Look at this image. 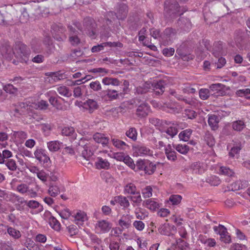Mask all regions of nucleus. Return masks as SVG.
I'll return each instance as SVG.
<instances>
[{
	"instance_id": "obj_1",
	"label": "nucleus",
	"mask_w": 250,
	"mask_h": 250,
	"mask_svg": "<svg viewBox=\"0 0 250 250\" xmlns=\"http://www.w3.org/2000/svg\"><path fill=\"white\" fill-rule=\"evenodd\" d=\"M187 9L181 8L175 0H167L164 4V15L167 18H174L184 14Z\"/></svg>"
},
{
	"instance_id": "obj_2",
	"label": "nucleus",
	"mask_w": 250,
	"mask_h": 250,
	"mask_svg": "<svg viewBox=\"0 0 250 250\" xmlns=\"http://www.w3.org/2000/svg\"><path fill=\"white\" fill-rule=\"evenodd\" d=\"M165 82L160 81L157 83H151L149 82H146L142 86L137 87V92L138 93L143 94L147 92L149 89H152L156 95L163 93L165 91Z\"/></svg>"
},
{
	"instance_id": "obj_3",
	"label": "nucleus",
	"mask_w": 250,
	"mask_h": 250,
	"mask_svg": "<svg viewBox=\"0 0 250 250\" xmlns=\"http://www.w3.org/2000/svg\"><path fill=\"white\" fill-rule=\"evenodd\" d=\"M97 148L96 146L94 145L92 141H87L85 143L84 140H81L80 142L79 150L82 152V156L88 160L93 155L94 151Z\"/></svg>"
},
{
	"instance_id": "obj_4",
	"label": "nucleus",
	"mask_w": 250,
	"mask_h": 250,
	"mask_svg": "<svg viewBox=\"0 0 250 250\" xmlns=\"http://www.w3.org/2000/svg\"><path fill=\"white\" fill-rule=\"evenodd\" d=\"M0 51L3 57L7 60H11L14 55L13 49L7 41H3L0 43Z\"/></svg>"
},
{
	"instance_id": "obj_5",
	"label": "nucleus",
	"mask_w": 250,
	"mask_h": 250,
	"mask_svg": "<svg viewBox=\"0 0 250 250\" xmlns=\"http://www.w3.org/2000/svg\"><path fill=\"white\" fill-rule=\"evenodd\" d=\"M133 154L136 156H152L153 151L143 145H138L133 147Z\"/></svg>"
},
{
	"instance_id": "obj_6",
	"label": "nucleus",
	"mask_w": 250,
	"mask_h": 250,
	"mask_svg": "<svg viewBox=\"0 0 250 250\" xmlns=\"http://www.w3.org/2000/svg\"><path fill=\"white\" fill-rule=\"evenodd\" d=\"M30 53L27 46L21 42H17V58L19 57L21 59V61L26 62Z\"/></svg>"
},
{
	"instance_id": "obj_7",
	"label": "nucleus",
	"mask_w": 250,
	"mask_h": 250,
	"mask_svg": "<svg viewBox=\"0 0 250 250\" xmlns=\"http://www.w3.org/2000/svg\"><path fill=\"white\" fill-rule=\"evenodd\" d=\"M112 227L111 224L105 220H101L95 224V230L98 233H104L108 232Z\"/></svg>"
},
{
	"instance_id": "obj_8",
	"label": "nucleus",
	"mask_w": 250,
	"mask_h": 250,
	"mask_svg": "<svg viewBox=\"0 0 250 250\" xmlns=\"http://www.w3.org/2000/svg\"><path fill=\"white\" fill-rule=\"evenodd\" d=\"M150 107L147 104L143 103L141 104L136 109V115L139 118H144L148 115Z\"/></svg>"
},
{
	"instance_id": "obj_9",
	"label": "nucleus",
	"mask_w": 250,
	"mask_h": 250,
	"mask_svg": "<svg viewBox=\"0 0 250 250\" xmlns=\"http://www.w3.org/2000/svg\"><path fill=\"white\" fill-rule=\"evenodd\" d=\"M83 106L90 113H92L99 108V105L96 101L89 99L83 103Z\"/></svg>"
},
{
	"instance_id": "obj_10",
	"label": "nucleus",
	"mask_w": 250,
	"mask_h": 250,
	"mask_svg": "<svg viewBox=\"0 0 250 250\" xmlns=\"http://www.w3.org/2000/svg\"><path fill=\"white\" fill-rule=\"evenodd\" d=\"M74 217L75 223L79 226H83L88 220L86 214L81 210H79L74 214Z\"/></svg>"
},
{
	"instance_id": "obj_11",
	"label": "nucleus",
	"mask_w": 250,
	"mask_h": 250,
	"mask_svg": "<svg viewBox=\"0 0 250 250\" xmlns=\"http://www.w3.org/2000/svg\"><path fill=\"white\" fill-rule=\"evenodd\" d=\"M93 140L98 144H101L103 146H107L109 139L103 133H96L93 136Z\"/></svg>"
},
{
	"instance_id": "obj_12",
	"label": "nucleus",
	"mask_w": 250,
	"mask_h": 250,
	"mask_svg": "<svg viewBox=\"0 0 250 250\" xmlns=\"http://www.w3.org/2000/svg\"><path fill=\"white\" fill-rule=\"evenodd\" d=\"M206 165L204 163L200 162L193 163L190 166V169L193 173L201 174L206 170Z\"/></svg>"
},
{
	"instance_id": "obj_13",
	"label": "nucleus",
	"mask_w": 250,
	"mask_h": 250,
	"mask_svg": "<svg viewBox=\"0 0 250 250\" xmlns=\"http://www.w3.org/2000/svg\"><path fill=\"white\" fill-rule=\"evenodd\" d=\"M133 217L129 214L124 215L119 220V225L123 229H128L131 224Z\"/></svg>"
},
{
	"instance_id": "obj_14",
	"label": "nucleus",
	"mask_w": 250,
	"mask_h": 250,
	"mask_svg": "<svg viewBox=\"0 0 250 250\" xmlns=\"http://www.w3.org/2000/svg\"><path fill=\"white\" fill-rule=\"evenodd\" d=\"M34 154L35 158L41 162L47 163L50 160V158L44 149H38L35 151Z\"/></svg>"
},
{
	"instance_id": "obj_15",
	"label": "nucleus",
	"mask_w": 250,
	"mask_h": 250,
	"mask_svg": "<svg viewBox=\"0 0 250 250\" xmlns=\"http://www.w3.org/2000/svg\"><path fill=\"white\" fill-rule=\"evenodd\" d=\"M209 88L212 91H216L217 96H224L226 94L225 90L228 89V87L225 85L217 83L212 84L209 86Z\"/></svg>"
},
{
	"instance_id": "obj_16",
	"label": "nucleus",
	"mask_w": 250,
	"mask_h": 250,
	"mask_svg": "<svg viewBox=\"0 0 250 250\" xmlns=\"http://www.w3.org/2000/svg\"><path fill=\"white\" fill-rule=\"evenodd\" d=\"M97 169H108L110 168V164L107 160L101 157H98L95 163Z\"/></svg>"
},
{
	"instance_id": "obj_17",
	"label": "nucleus",
	"mask_w": 250,
	"mask_h": 250,
	"mask_svg": "<svg viewBox=\"0 0 250 250\" xmlns=\"http://www.w3.org/2000/svg\"><path fill=\"white\" fill-rule=\"evenodd\" d=\"M198 241L207 247H214L216 245V241L214 238H208L204 235H199Z\"/></svg>"
},
{
	"instance_id": "obj_18",
	"label": "nucleus",
	"mask_w": 250,
	"mask_h": 250,
	"mask_svg": "<svg viewBox=\"0 0 250 250\" xmlns=\"http://www.w3.org/2000/svg\"><path fill=\"white\" fill-rule=\"evenodd\" d=\"M165 154L167 158L171 162H175L177 160L176 152L174 150L170 144L167 145L165 148Z\"/></svg>"
},
{
	"instance_id": "obj_19",
	"label": "nucleus",
	"mask_w": 250,
	"mask_h": 250,
	"mask_svg": "<svg viewBox=\"0 0 250 250\" xmlns=\"http://www.w3.org/2000/svg\"><path fill=\"white\" fill-rule=\"evenodd\" d=\"M143 206L152 211L156 210L160 207L158 202L153 198L147 199L144 201Z\"/></svg>"
},
{
	"instance_id": "obj_20",
	"label": "nucleus",
	"mask_w": 250,
	"mask_h": 250,
	"mask_svg": "<svg viewBox=\"0 0 250 250\" xmlns=\"http://www.w3.org/2000/svg\"><path fill=\"white\" fill-rule=\"evenodd\" d=\"M248 185L247 181L239 180L231 184L229 188L232 191H236L246 188Z\"/></svg>"
},
{
	"instance_id": "obj_21",
	"label": "nucleus",
	"mask_w": 250,
	"mask_h": 250,
	"mask_svg": "<svg viewBox=\"0 0 250 250\" xmlns=\"http://www.w3.org/2000/svg\"><path fill=\"white\" fill-rule=\"evenodd\" d=\"M64 191V188H61L57 184H51L49 185L48 193L53 197H56L61 192Z\"/></svg>"
},
{
	"instance_id": "obj_22",
	"label": "nucleus",
	"mask_w": 250,
	"mask_h": 250,
	"mask_svg": "<svg viewBox=\"0 0 250 250\" xmlns=\"http://www.w3.org/2000/svg\"><path fill=\"white\" fill-rule=\"evenodd\" d=\"M127 12V6L124 3L121 4L116 13V17L119 20H124L126 18Z\"/></svg>"
},
{
	"instance_id": "obj_23",
	"label": "nucleus",
	"mask_w": 250,
	"mask_h": 250,
	"mask_svg": "<svg viewBox=\"0 0 250 250\" xmlns=\"http://www.w3.org/2000/svg\"><path fill=\"white\" fill-rule=\"evenodd\" d=\"M159 130L162 133H166L170 138L174 137L178 132V130L175 126H163L162 128H159Z\"/></svg>"
},
{
	"instance_id": "obj_24",
	"label": "nucleus",
	"mask_w": 250,
	"mask_h": 250,
	"mask_svg": "<svg viewBox=\"0 0 250 250\" xmlns=\"http://www.w3.org/2000/svg\"><path fill=\"white\" fill-rule=\"evenodd\" d=\"M208 116V125L212 130H216L218 127V123L219 122L218 117L214 114H209Z\"/></svg>"
},
{
	"instance_id": "obj_25",
	"label": "nucleus",
	"mask_w": 250,
	"mask_h": 250,
	"mask_svg": "<svg viewBox=\"0 0 250 250\" xmlns=\"http://www.w3.org/2000/svg\"><path fill=\"white\" fill-rule=\"evenodd\" d=\"M46 214L49 216L48 219V221L50 227L54 230L59 231L61 227L60 222L56 218L51 215L50 214V212H47Z\"/></svg>"
},
{
	"instance_id": "obj_26",
	"label": "nucleus",
	"mask_w": 250,
	"mask_h": 250,
	"mask_svg": "<svg viewBox=\"0 0 250 250\" xmlns=\"http://www.w3.org/2000/svg\"><path fill=\"white\" fill-rule=\"evenodd\" d=\"M111 142L114 146L120 150H125L129 147L125 142L118 139L111 138Z\"/></svg>"
},
{
	"instance_id": "obj_27",
	"label": "nucleus",
	"mask_w": 250,
	"mask_h": 250,
	"mask_svg": "<svg viewBox=\"0 0 250 250\" xmlns=\"http://www.w3.org/2000/svg\"><path fill=\"white\" fill-rule=\"evenodd\" d=\"M62 134L64 136H71L72 138L74 139L76 138L77 136L74 128L70 126L63 127L62 129Z\"/></svg>"
},
{
	"instance_id": "obj_28",
	"label": "nucleus",
	"mask_w": 250,
	"mask_h": 250,
	"mask_svg": "<svg viewBox=\"0 0 250 250\" xmlns=\"http://www.w3.org/2000/svg\"><path fill=\"white\" fill-rule=\"evenodd\" d=\"M102 82L105 85L118 86L121 83V82L118 79L108 77L104 78L102 79Z\"/></svg>"
},
{
	"instance_id": "obj_29",
	"label": "nucleus",
	"mask_w": 250,
	"mask_h": 250,
	"mask_svg": "<svg viewBox=\"0 0 250 250\" xmlns=\"http://www.w3.org/2000/svg\"><path fill=\"white\" fill-rule=\"evenodd\" d=\"M56 89L57 92L62 96L65 97H70L72 95L71 90H70L69 88L66 86H58L56 87Z\"/></svg>"
},
{
	"instance_id": "obj_30",
	"label": "nucleus",
	"mask_w": 250,
	"mask_h": 250,
	"mask_svg": "<svg viewBox=\"0 0 250 250\" xmlns=\"http://www.w3.org/2000/svg\"><path fill=\"white\" fill-rule=\"evenodd\" d=\"M62 144L58 141H51L47 143V146L50 151L56 152L60 149Z\"/></svg>"
},
{
	"instance_id": "obj_31",
	"label": "nucleus",
	"mask_w": 250,
	"mask_h": 250,
	"mask_svg": "<svg viewBox=\"0 0 250 250\" xmlns=\"http://www.w3.org/2000/svg\"><path fill=\"white\" fill-rule=\"evenodd\" d=\"M45 95L49 98V101L52 105L55 106L57 105L58 101L55 90H49L46 93Z\"/></svg>"
},
{
	"instance_id": "obj_32",
	"label": "nucleus",
	"mask_w": 250,
	"mask_h": 250,
	"mask_svg": "<svg viewBox=\"0 0 250 250\" xmlns=\"http://www.w3.org/2000/svg\"><path fill=\"white\" fill-rule=\"evenodd\" d=\"M135 214L136 218L139 220H144L148 215V212L146 209L141 208H136Z\"/></svg>"
},
{
	"instance_id": "obj_33",
	"label": "nucleus",
	"mask_w": 250,
	"mask_h": 250,
	"mask_svg": "<svg viewBox=\"0 0 250 250\" xmlns=\"http://www.w3.org/2000/svg\"><path fill=\"white\" fill-rule=\"evenodd\" d=\"M27 207L31 208H33L36 209V213H38L41 212L43 208L42 206L37 201L35 200H30L29 202H27Z\"/></svg>"
},
{
	"instance_id": "obj_34",
	"label": "nucleus",
	"mask_w": 250,
	"mask_h": 250,
	"mask_svg": "<svg viewBox=\"0 0 250 250\" xmlns=\"http://www.w3.org/2000/svg\"><path fill=\"white\" fill-rule=\"evenodd\" d=\"M48 104L47 102L44 100H41L37 103H33L30 106L38 110H44L47 108Z\"/></svg>"
},
{
	"instance_id": "obj_35",
	"label": "nucleus",
	"mask_w": 250,
	"mask_h": 250,
	"mask_svg": "<svg viewBox=\"0 0 250 250\" xmlns=\"http://www.w3.org/2000/svg\"><path fill=\"white\" fill-rule=\"evenodd\" d=\"M192 130L191 129H187L181 131L179 134V138L180 140L187 142L189 139L192 134Z\"/></svg>"
},
{
	"instance_id": "obj_36",
	"label": "nucleus",
	"mask_w": 250,
	"mask_h": 250,
	"mask_svg": "<svg viewBox=\"0 0 250 250\" xmlns=\"http://www.w3.org/2000/svg\"><path fill=\"white\" fill-rule=\"evenodd\" d=\"M156 165L153 163L150 162L149 161H146V165L145 166V168L144 171H145L146 174H147L148 175H151L156 170Z\"/></svg>"
},
{
	"instance_id": "obj_37",
	"label": "nucleus",
	"mask_w": 250,
	"mask_h": 250,
	"mask_svg": "<svg viewBox=\"0 0 250 250\" xmlns=\"http://www.w3.org/2000/svg\"><path fill=\"white\" fill-rule=\"evenodd\" d=\"M149 121L152 125L157 127L159 129L164 125H169L167 121H161L155 118H149Z\"/></svg>"
},
{
	"instance_id": "obj_38",
	"label": "nucleus",
	"mask_w": 250,
	"mask_h": 250,
	"mask_svg": "<svg viewBox=\"0 0 250 250\" xmlns=\"http://www.w3.org/2000/svg\"><path fill=\"white\" fill-rule=\"evenodd\" d=\"M138 191L136 187L133 183H128L124 187V192L125 194L133 195Z\"/></svg>"
},
{
	"instance_id": "obj_39",
	"label": "nucleus",
	"mask_w": 250,
	"mask_h": 250,
	"mask_svg": "<svg viewBox=\"0 0 250 250\" xmlns=\"http://www.w3.org/2000/svg\"><path fill=\"white\" fill-rule=\"evenodd\" d=\"M173 148L178 152L184 155H186L189 150V146L186 145H175L173 146Z\"/></svg>"
},
{
	"instance_id": "obj_40",
	"label": "nucleus",
	"mask_w": 250,
	"mask_h": 250,
	"mask_svg": "<svg viewBox=\"0 0 250 250\" xmlns=\"http://www.w3.org/2000/svg\"><path fill=\"white\" fill-rule=\"evenodd\" d=\"M116 200L118 203L124 208H128L130 205L128 200L125 196L121 195L117 196Z\"/></svg>"
},
{
	"instance_id": "obj_41",
	"label": "nucleus",
	"mask_w": 250,
	"mask_h": 250,
	"mask_svg": "<svg viewBox=\"0 0 250 250\" xmlns=\"http://www.w3.org/2000/svg\"><path fill=\"white\" fill-rule=\"evenodd\" d=\"M27 207V202L23 198L17 196V209L22 210Z\"/></svg>"
},
{
	"instance_id": "obj_42",
	"label": "nucleus",
	"mask_w": 250,
	"mask_h": 250,
	"mask_svg": "<svg viewBox=\"0 0 250 250\" xmlns=\"http://www.w3.org/2000/svg\"><path fill=\"white\" fill-rule=\"evenodd\" d=\"M245 127L244 122L241 120H238L232 123V127L235 131H240Z\"/></svg>"
},
{
	"instance_id": "obj_43",
	"label": "nucleus",
	"mask_w": 250,
	"mask_h": 250,
	"mask_svg": "<svg viewBox=\"0 0 250 250\" xmlns=\"http://www.w3.org/2000/svg\"><path fill=\"white\" fill-rule=\"evenodd\" d=\"M222 43L221 42L214 44L213 54L215 57H219V56L221 55V52H222Z\"/></svg>"
},
{
	"instance_id": "obj_44",
	"label": "nucleus",
	"mask_w": 250,
	"mask_h": 250,
	"mask_svg": "<svg viewBox=\"0 0 250 250\" xmlns=\"http://www.w3.org/2000/svg\"><path fill=\"white\" fill-rule=\"evenodd\" d=\"M107 155L110 158H113L117 161L123 162L127 155H125L124 152H116L111 154L108 153Z\"/></svg>"
},
{
	"instance_id": "obj_45",
	"label": "nucleus",
	"mask_w": 250,
	"mask_h": 250,
	"mask_svg": "<svg viewBox=\"0 0 250 250\" xmlns=\"http://www.w3.org/2000/svg\"><path fill=\"white\" fill-rule=\"evenodd\" d=\"M125 134L127 137L135 141L137 138V132L136 129L134 127H131L128 130Z\"/></svg>"
},
{
	"instance_id": "obj_46",
	"label": "nucleus",
	"mask_w": 250,
	"mask_h": 250,
	"mask_svg": "<svg viewBox=\"0 0 250 250\" xmlns=\"http://www.w3.org/2000/svg\"><path fill=\"white\" fill-rule=\"evenodd\" d=\"M220 174L229 176L232 177L234 175V173L232 169L226 167H221L219 169Z\"/></svg>"
},
{
	"instance_id": "obj_47",
	"label": "nucleus",
	"mask_w": 250,
	"mask_h": 250,
	"mask_svg": "<svg viewBox=\"0 0 250 250\" xmlns=\"http://www.w3.org/2000/svg\"><path fill=\"white\" fill-rule=\"evenodd\" d=\"M152 188L150 186H148L143 188L142 190L143 196L145 198H149L152 195Z\"/></svg>"
},
{
	"instance_id": "obj_48",
	"label": "nucleus",
	"mask_w": 250,
	"mask_h": 250,
	"mask_svg": "<svg viewBox=\"0 0 250 250\" xmlns=\"http://www.w3.org/2000/svg\"><path fill=\"white\" fill-rule=\"evenodd\" d=\"M174 35L175 32L172 28H167L165 30L164 32V35L162 36V37H164L163 39H164L166 38V40H167V39H168L169 40H170V38L172 37Z\"/></svg>"
},
{
	"instance_id": "obj_49",
	"label": "nucleus",
	"mask_w": 250,
	"mask_h": 250,
	"mask_svg": "<svg viewBox=\"0 0 250 250\" xmlns=\"http://www.w3.org/2000/svg\"><path fill=\"white\" fill-rule=\"evenodd\" d=\"M182 197L180 195H171L169 198V201L171 203V204L173 205H176L179 204L181 200Z\"/></svg>"
},
{
	"instance_id": "obj_50",
	"label": "nucleus",
	"mask_w": 250,
	"mask_h": 250,
	"mask_svg": "<svg viewBox=\"0 0 250 250\" xmlns=\"http://www.w3.org/2000/svg\"><path fill=\"white\" fill-rule=\"evenodd\" d=\"M132 195L133 196L130 197L131 201L137 205H140L142 201L140 191H138L136 193H134V194H133Z\"/></svg>"
},
{
	"instance_id": "obj_51",
	"label": "nucleus",
	"mask_w": 250,
	"mask_h": 250,
	"mask_svg": "<svg viewBox=\"0 0 250 250\" xmlns=\"http://www.w3.org/2000/svg\"><path fill=\"white\" fill-rule=\"evenodd\" d=\"M241 149V145L234 146L231 148L230 152H229V155L233 158L235 157H237Z\"/></svg>"
},
{
	"instance_id": "obj_52",
	"label": "nucleus",
	"mask_w": 250,
	"mask_h": 250,
	"mask_svg": "<svg viewBox=\"0 0 250 250\" xmlns=\"http://www.w3.org/2000/svg\"><path fill=\"white\" fill-rule=\"evenodd\" d=\"M123 162L128 166L131 169L135 170L136 168L135 164L133 159L128 155H126Z\"/></svg>"
},
{
	"instance_id": "obj_53",
	"label": "nucleus",
	"mask_w": 250,
	"mask_h": 250,
	"mask_svg": "<svg viewBox=\"0 0 250 250\" xmlns=\"http://www.w3.org/2000/svg\"><path fill=\"white\" fill-rule=\"evenodd\" d=\"M26 246L29 250H41L39 246L31 240L26 241Z\"/></svg>"
},
{
	"instance_id": "obj_54",
	"label": "nucleus",
	"mask_w": 250,
	"mask_h": 250,
	"mask_svg": "<svg viewBox=\"0 0 250 250\" xmlns=\"http://www.w3.org/2000/svg\"><path fill=\"white\" fill-rule=\"evenodd\" d=\"M37 176L43 183L47 181L48 174L43 170H40L38 172Z\"/></svg>"
},
{
	"instance_id": "obj_55",
	"label": "nucleus",
	"mask_w": 250,
	"mask_h": 250,
	"mask_svg": "<svg viewBox=\"0 0 250 250\" xmlns=\"http://www.w3.org/2000/svg\"><path fill=\"white\" fill-rule=\"evenodd\" d=\"M200 98L203 100H207L209 96V91L207 88H202L199 92Z\"/></svg>"
},
{
	"instance_id": "obj_56",
	"label": "nucleus",
	"mask_w": 250,
	"mask_h": 250,
	"mask_svg": "<svg viewBox=\"0 0 250 250\" xmlns=\"http://www.w3.org/2000/svg\"><path fill=\"white\" fill-rule=\"evenodd\" d=\"M150 33L151 36L155 39H159L160 38H164L160 33L159 29L153 28L150 29Z\"/></svg>"
},
{
	"instance_id": "obj_57",
	"label": "nucleus",
	"mask_w": 250,
	"mask_h": 250,
	"mask_svg": "<svg viewBox=\"0 0 250 250\" xmlns=\"http://www.w3.org/2000/svg\"><path fill=\"white\" fill-rule=\"evenodd\" d=\"M208 182L212 186H217L220 183L219 178L216 176H211L207 179Z\"/></svg>"
},
{
	"instance_id": "obj_58",
	"label": "nucleus",
	"mask_w": 250,
	"mask_h": 250,
	"mask_svg": "<svg viewBox=\"0 0 250 250\" xmlns=\"http://www.w3.org/2000/svg\"><path fill=\"white\" fill-rule=\"evenodd\" d=\"M17 190L22 194H26L30 192V190L28 189V187L26 184H21L19 185L17 187Z\"/></svg>"
},
{
	"instance_id": "obj_59",
	"label": "nucleus",
	"mask_w": 250,
	"mask_h": 250,
	"mask_svg": "<svg viewBox=\"0 0 250 250\" xmlns=\"http://www.w3.org/2000/svg\"><path fill=\"white\" fill-rule=\"evenodd\" d=\"M213 230L216 234H219L220 235L224 234V233L227 230V229L223 225H219L218 226H214L213 227Z\"/></svg>"
},
{
	"instance_id": "obj_60",
	"label": "nucleus",
	"mask_w": 250,
	"mask_h": 250,
	"mask_svg": "<svg viewBox=\"0 0 250 250\" xmlns=\"http://www.w3.org/2000/svg\"><path fill=\"white\" fill-rule=\"evenodd\" d=\"M205 140L207 145L209 146H212L215 143L214 139L212 135L207 133L205 137Z\"/></svg>"
},
{
	"instance_id": "obj_61",
	"label": "nucleus",
	"mask_w": 250,
	"mask_h": 250,
	"mask_svg": "<svg viewBox=\"0 0 250 250\" xmlns=\"http://www.w3.org/2000/svg\"><path fill=\"white\" fill-rule=\"evenodd\" d=\"M6 166L8 168L12 171L16 170V162L13 159H8L6 161Z\"/></svg>"
},
{
	"instance_id": "obj_62",
	"label": "nucleus",
	"mask_w": 250,
	"mask_h": 250,
	"mask_svg": "<svg viewBox=\"0 0 250 250\" xmlns=\"http://www.w3.org/2000/svg\"><path fill=\"white\" fill-rule=\"evenodd\" d=\"M133 225L136 229L139 231L143 230L145 226V224L141 221H135Z\"/></svg>"
},
{
	"instance_id": "obj_63",
	"label": "nucleus",
	"mask_w": 250,
	"mask_h": 250,
	"mask_svg": "<svg viewBox=\"0 0 250 250\" xmlns=\"http://www.w3.org/2000/svg\"><path fill=\"white\" fill-rule=\"evenodd\" d=\"M106 92L107 95L111 100L116 99L118 96L117 91L115 90L108 89Z\"/></svg>"
},
{
	"instance_id": "obj_64",
	"label": "nucleus",
	"mask_w": 250,
	"mask_h": 250,
	"mask_svg": "<svg viewBox=\"0 0 250 250\" xmlns=\"http://www.w3.org/2000/svg\"><path fill=\"white\" fill-rule=\"evenodd\" d=\"M46 236L42 234H38L35 238V241L40 243H44L46 242Z\"/></svg>"
}]
</instances>
